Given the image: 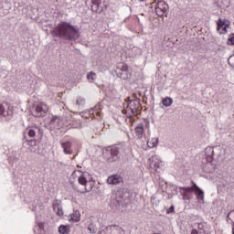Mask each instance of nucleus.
Returning a JSON list of instances; mask_svg holds the SVG:
<instances>
[{"label":"nucleus","mask_w":234,"mask_h":234,"mask_svg":"<svg viewBox=\"0 0 234 234\" xmlns=\"http://www.w3.org/2000/svg\"><path fill=\"white\" fill-rule=\"evenodd\" d=\"M103 109V105L101 104V102H99L95 107L91 108V113L99 116V118H101L102 114H101V110Z\"/></svg>","instance_id":"nucleus-20"},{"label":"nucleus","mask_w":234,"mask_h":234,"mask_svg":"<svg viewBox=\"0 0 234 234\" xmlns=\"http://www.w3.org/2000/svg\"><path fill=\"white\" fill-rule=\"evenodd\" d=\"M107 231H110V234H125L123 229L118 225L108 226Z\"/></svg>","instance_id":"nucleus-16"},{"label":"nucleus","mask_w":234,"mask_h":234,"mask_svg":"<svg viewBox=\"0 0 234 234\" xmlns=\"http://www.w3.org/2000/svg\"><path fill=\"white\" fill-rule=\"evenodd\" d=\"M81 218V214L80 210H75L72 214L69 215V222H80Z\"/></svg>","instance_id":"nucleus-21"},{"label":"nucleus","mask_w":234,"mask_h":234,"mask_svg":"<svg viewBox=\"0 0 234 234\" xmlns=\"http://www.w3.org/2000/svg\"><path fill=\"white\" fill-rule=\"evenodd\" d=\"M197 229L203 231L205 234L211 233V225L207 224L206 221H202L200 223H197Z\"/></svg>","instance_id":"nucleus-15"},{"label":"nucleus","mask_w":234,"mask_h":234,"mask_svg":"<svg viewBox=\"0 0 234 234\" xmlns=\"http://www.w3.org/2000/svg\"><path fill=\"white\" fill-rule=\"evenodd\" d=\"M51 125H55V127H61L63 125V117L55 115L51 119Z\"/></svg>","instance_id":"nucleus-19"},{"label":"nucleus","mask_w":234,"mask_h":234,"mask_svg":"<svg viewBox=\"0 0 234 234\" xmlns=\"http://www.w3.org/2000/svg\"><path fill=\"white\" fill-rule=\"evenodd\" d=\"M58 233L59 234H69V233H70V226L60 225L58 227Z\"/></svg>","instance_id":"nucleus-22"},{"label":"nucleus","mask_w":234,"mask_h":234,"mask_svg":"<svg viewBox=\"0 0 234 234\" xmlns=\"http://www.w3.org/2000/svg\"><path fill=\"white\" fill-rule=\"evenodd\" d=\"M121 205H122V200L118 198H113L112 200L111 206L112 208L118 209V207H120Z\"/></svg>","instance_id":"nucleus-27"},{"label":"nucleus","mask_w":234,"mask_h":234,"mask_svg":"<svg viewBox=\"0 0 234 234\" xmlns=\"http://www.w3.org/2000/svg\"><path fill=\"white\" fill-rule=\"evenodd\" d=\"M140 107H142V103L139 98H133L130 100L126 106V115L128 118H133V116H136L138 111H140Z\"/></svg>","instance_id":"nucleus-4"},{"label":"nucleus","mask_w":234,"mask_h":234,"mask_svg":"<svg viewBox=\"0 0 234 234\" xmlns=\"http://www.w3.org/2000/svg\"><path fill=\"white\" fill-rule=\"evenodd\" d=\"M229 215H231V212H229V213L227 215V218H228L229 220H230V222H231V220H233V219H231V218H229Z\"/></svg>","instance_id":"nucleus-39"},{"label":"nucleus","mask_w":234,"mask_h":234,"mask_svg":"<svg viewBox=\"0 0 234 234\" xmlns=\"http://www.w3.org/2000/svg\"><path fill=\"white\" fill-rule=\"evenodd\" d=\"M69 184L79 193H90L94 187V179L89 172L74 170L69 176Z\"/></svg>","instance_id":"nucleus-1"},{"label":"nucleus","mask_w":234,"mask_h":234,"mask_svg":"<svg viewBox=\"0 0 234 234\" xmlns=\"http://www.w3.org/2000/svg\"><path fill=\"white\" fill-rule=\"evenodd\" d=\"M12 114H14V112L9 107L5 109L3 104H0V116H3L5 120H10Z\"/></svg>","instance_id":"nucleus-14"},{"label":"nucleus","mask_w":234,"mask_h":234,"mask_svg":"<svg viewBox=\"0 0 234 234\" xmlns=\"http://www.w3.org/2000/svg\"><path fill=\"white\" fill-rule=\"evenodd\" d=\"M217 25V32H218V34H226L231 23L226 19H222L219 17Z\"/></svg>","instance_id":"nucleus-10"},{"label":"nucleus","mask_w":234,"mask_h":234,"mask_svg":"<svg viewBox=\"0 0 234 234\" xmlns=\"http://www.w3.org/2000/svg\"><path fill=\"white\" fill-rule=\"evenodd\" d=\"M228 45H234V34L230 35L228 38Z\"/></svg>","instance_id":"nucleus-33"},{"label":"nucleus","mask_w":234,"mask_h":234,"mask_svg":"<svg viewBox=\"0 0 234 234\" xmlns=\"http://www.w3.org/2000/svg\"><path fill=\"white\" fill-rule=\"evenodd\" d=\"M145 125H144L143 122H140L136 125L134 131H135V137L138 140H142V138H144V135L145 134V129H144Z\"/></svg>","instance_id":"nucleus-13"},{"label":"nucleus","mask_w":234,"mask_h":234,"mask_svg":"<svg viewBox=\"0 0 234 234\" xmlns=\"http://www.w3.org/2000/svg\"><path fill=\"white\" fill-rule=\"evenodd\" d=\"M53 210L58 217H63V206L61 200L55 199L52 203Z\"/></svg>","instance_id":"nucleus-12"},{"label":"nucleus","mask_w":234,"mask_h":234,"mask_svg":"<svg viewBox=\"0 0 234 234\" xmlns=\"http://www.w3.org/2000/svg\"><path fill=\"white\" fill-rule=\"evenodd\" d=\"M232 234H234V227H232Z\"/></svg>","instance_id":"nucleus-42"},{"label":"nucleus","mask_w":234,"mask_h":234,"mask_svg":"<svg viewBox=\"0 0 234 234\" xmlns=\"http://www.w3.org/2000/svg\"><path fill=\"white\" fill-rule=\"evenodd\" d=\"M123 182V178L120 175H112L107 178V184L110 186H118V184H122Z\"/></svg>","instance_id":"nucleus-11"},{"label":"nucleus","mask_w":234,"mask_h":234,"mask_svg":"<svg viewBox=\"0 0 234 234\" xmlns=\"http://www.w3.org/2000/svg\"><path fill=\"white\" fill-rule=\"evenodd\" d=\"M61 147L65 154H72V143L70 142L61 143Z\"/></svg>","instance_id":"nucleus-18"},{"label":"nucleus","mask_w":234,"mask_h":234,"mask_svg":"<svg viewBox=\"0 0 234 234\" xmlns=\"http://www.w3.org/2000/svg\"><path fill=\"white\" fill-rule=\"evenodd\" d=\"M88 230L90 234L98 233V225L94 222H90L88 226Z\"/></svg>","instance_id":"nucleus-23"},{"label":"nucleus","mask_w":234,"mask_h":234,"mask_svg":"<svg viewBox=\"0 0 234 234\" xmlns=\"http://www.w3.org/2000/svg\"><path fill=\"white\" fill-rule=\"evenodd\" d=\"M37 133H43V130L37 128V127H30L28 129H27V136H29V138H34V139H27L26 142L27 144V145H30V147H34V145H36L37 141H36V135L37 134Z\"/></svg>","instance_id":"nucleus-6"},{"label":"nucleus","mask_w":234,"mask_h":234,"mask_svg":"<svg viewBox=\"0 0 234 234\" xmlns=\"http://www.w3.org/2000/svg\"><path fill=\"white\" fill-rule=\"evenodd\" d=\"M106 151V159L109 164H114V162H118L121 157V151H122V146H117V145H112L108 146L105 149Z\"/></svg>","instance_id":"nucleus-3"},{"label":"nucleus","mask_w":234,"mask_h":234,"mask_svg":"<svg viewBox=\"0 0 234 234\" xmlns=\"http://www.w3.org/2000/svg\"><path fill=\"white\" fill-rule=\"evenodd\" d=\"M52 36L64 41H76L80 39V28L69 22H61L53 29Z\"/></svg>","instance_id":"nucleus-2"},{"label":"nucleus","mask_w":234,"mask_h":234,"mask_svg":"<svg viewBox=\"0 0 234 234\" xmlns=\"http://www.w3.org/2000/svg\"><path fill=\"white\" fill-rule=\"evenodd\" d=\"M87 80L90 81V83H94L96 81V73L93 71H90L87 74Z\"/></svg>","instance_id":"nucleus-28"},{"label":"nucleus","mask_w":234,"mask_h":234,"mask_svg":"<svg viewBox=\"0 0 234 234\" xmlns=\"http://www.w3.org/2000/svg\"><path fill=\"white\" fill-rule=\"evenodd\" d=\"M191 234H198V230L194 229H192Z\"/></svg>","instance_id":"nucleus-37"},{"label":"nucleus","mask_w":234,"mask_h":234,"mask_svg":"<svg viewBox=\"0 0 234 234\" xmlns=\"http://www.w3.org/2000/svg\"><path fill=\"white\" fill-rule=\"evenodd\" d=\"M182 186H179V193L183 197V200H189V194H187V191H185L184 189H181Z\"/></svg>","instance_id":"nucleus-30"},{"label":"nucleus","mask_w":234,"mask_h":234,"mask_svg":"<svg viewBox=\"0 0 234 234\" xmlns=\"http://www.w3.org/2000/svg\"><path fill=\"white\" fill-rule=\"evenodd\" d=\"M148 147H156L158 145V137L152 138L147 142Z\"/></svg>","instance_id":"nucleus-25"},{"label":"nucleus","mask_w":234,"mask_h":234,"mask_svg":"<svg viewBox=\"0 0 234 234\" xmlns=\"http://www.w3.org/2000/svg\"><path fill=\"white\" fill-rule=\"evenodd\" d=\"M58 167H65V163H63V162H58Z\"/></svg>","instance_id":"nucleus-35"},{"label":"nucleus","mask_w":234,"mask_h":234,"mask_svg":"<svg viewBox=\"0 0 234 234\" xmlns=\"http://www.w3.org/2000/svg\"><path fill=\"white\" fill-rule=\"evenodd\" d=\"M76 105H78V107H83V105H85V99L79 97L76 101Z\"/></svg>","instance_id":"nucleus-31"},{"label":"nucleus","mask_w":234,"mask_h":234,"mask_svg":"<svg viewBox=\"0 0 234 234\" xmlns=\"http://www.w3.org/2000/svg\"><path fill=\"white\" fill-rule=\"evenodd\" d=\"M116 70H129V67H127V64H121L117 67Z\"/></svg>","instance_id":"nucleus-32"},{"label":"nucleus","mask_w":234,"mask_h":234,"mask_svg":"<svg viewBox=\"0 0 234 234\" xmlns=\"http://www.w3.org/2000/svg\"><path fill=\"white\" fill-rule=\"evenodd\" d=\"M162 103L165 107H171L173 105V99L169 97H165L162 100Z\"/></svg>","instance_id":"nucleus-26"},{"label":"nucleus","mask_w":234,"mask_h":234,"mask_svg":"<svg viewBox=\"0 0 234 234\" xmlns=\"http://www.w3.org/2000/svg\"><path fill=\"white\" fill-rule=\"evenodd\" d=\"M93 114L91 110H85L84 112H81L80 115L82 118H90V115Z\"/></svg>","instance_id":"nucleus-29"},{"label":"nucleus","mask_w":234,"mask_h":234,"mask_svg":"<svg viewBox=\"0 0 234 234\" xmlns=\"http://www.w3.org/2000/svg\"><path fill=\"white\" fill-rule=\"evenodd\" d=\"M205 156L208 164H213L214 160H218L220 156V146H208L205 149Z\"/></svg>","instance_id":"nucleus-5"},{"label":"nucleus","mask_w":234,"mask_h":234,"mask_svg":"<svg viewBox=\"0 0 234 234\" xmlns=\"http://www.w3.org/2000/svg\"><path fill=\"white\" fill-rule=\"evenodd\" d=\"M0 8H3V3H0Z\"/></svg>","instance_id":"nucleus-41"},{"label":"nucleus","mask_w":234,"mask_h":234,"mask_svg":"<svg viewBox=\"0 0 234 234\" xmlns=\"http://www.w3.org/2000/svg\"><path fill=\"white\" fill-rule=\"evenodd\" d=\"M192 186L181 187V189H183V191H187L188 193L194 191L197 195V200H204V191L200 187H198V186H197L195 182H192Z\"/></svg>","instance_id":"nucleus-8"},{"label":"nucleus","mask_w":234,"mask_h":234,"mask_svg":"<svg viewBox=\"0 0 234 234\" xmlns=\"http://www.w3.org/2000/svg\"><path fill=\"white\" fill-rule=\"evenodd\" d=\"M169 8V5L165 4L164 1H159L155 5V14L159 17H165V14L167 13V9Z\"/></svg>","instance_id":"nucleus-9"},{"label":"nucleus","mask_w":234,"mask_h":234,"mask_svg":"<svg viewBox=\"0 0 234 234\" xmlns=\"http://www.w3.org/2000/svg\"><path fill=\"white\" fill-rule=\"evenodd\" d=\"M231 58H233V56H230V57L228 58V63H229V65H231Z\"/></svg>","instance_id":"nucleus-38"},{"label":"nucleus","mask_w":234,"mask_h":234,"mask_svg":"<svg viewBox=\"0 0 234 234\" xmlns=\"http://www.w3.org/2000/svg\"><path fill=\"white\" fill-rule=\"evenodd\" d=\"M152 165H154V167H160V163L159 162L156 163V162L153 161Z\"/></svg>","instance_id":"nucleus-34"},{"label":"nucleus","mask_w":234,"mask_h":234,"mask_svg":"<svg viewBox=\"0 0 234 234\" xmlns=\"http://www.w3.org/2000/svg\"><path fill=\"white\" fill-rule=\"evenodd\" d=\"M47 112H48V106L44 102H40L36 106L34 116L36 118H43L47 116Z\"/></svg>","instance_id":"nucleus-7"},{"label":"nucleus","mask_w":234,"mask_h":234,"mask_svg":"<svg viewBox=\"0 0 234 234\" xmlns=\"http://www.w3.org/2000/svg\"><path fill=\"white\" fill-rule=\"evenodd\" d=\"M173 211H175V207H170L168 209V213H173Z\"/></svg>","instance_id":"nucleus-36"},{"label":"nucleus","mask_w":234,"mask_h":234,"mask_svg":"<svg viewBox=\"0 0 234 234\" xmlns=\"http://www.w3.org/2000/svg\"><path fill=\"white\" fill-rule=\"evenodd\" d=\"M231 224H232V228H234V221L233 220H231Z\"/></svg>","instance_id":"nucleus-40"},{"label":"nucleus","mask_w":234,"mask_h":234,"mask_svg":"<svg viewBox=\"0 0 234 234\" xmlns=\"http://www.w3.org/2000/svg\"><path fill=\"white\" fill-rule=\"evenodd\" d=\"M140 3H142V2H144V1H145V0H138Z\"/></svg>","instance_id":"nucleus-43"},{"label":"nucleus","mask_w":234,"mask_h":234,"mask_svg":"<svg viewBox=\"0 0 234 234\" xmlns=\"http://www.w3.org/2000/svg\"><path fill=\"white\" fill-rule=\"evenodd\" d=\"M115 74L117 78H120L121 80H129L131 78V73H129V69L122 71V69H116Z\"/></svg>","instance_id":"nucleus-17"},{"label":"nucleus","mask_w":234,"mask_h":234,"mask_svg":"<svg viewBox=\"0 0 234 234\" xmlns=\"http://www.w3.org/2000/svg\"><path fill=\"white\" fill-rule=\"evenodd\" d=\"M91 10L92 12H101V10H100V2H98V0H91Z\"/></svg>","instance_id":"nucleus-24"}]
</instances>
